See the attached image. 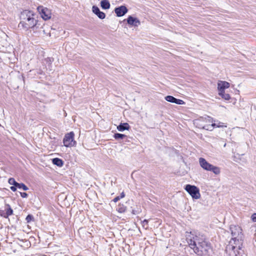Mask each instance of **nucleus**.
<instances>
[{"label": "nucleus", "mask_w": 256, "mask_h": 256, "mask_svg": "<svg viewBox=\"0 0 256 256\" xmlns=\"http://www.w3.org/2000/svg\"><path fill=\"white\" fill-rule=\"evenodd\" d=\"M186 240L190 248L198 255L210 256L212 254L210 244L203 235H195L190 232L186 234Z\"/></svg>", "instance_id": "1"}, {"label": "nucleus", "mask_w": 256, "mask_h": 256, "mask_svg": "<svg viewBox=\"0 0 256 256\" xmlns=\"http://www.w3.org/2000/svg\"><path fill=\"white\" fill-rule=\"evenodd\" d=\"M20 24L26 30L36 26L38 20L36 18V14L32 11L23 10L20 14Z\"/></svg>", "instance_id": "2"}, {"label": "nucleus", "mask_w": 256, "mask_h": 256, "mask_svg": "<svg viewBox=\"0 0 256 256\" xmlns=\"http://www.w3.org/2000/svg\"><path fill=\"white\" fill-rule=\"evenodd\" d=\"M233 240H230L229 244L226 248V252L228 256H242L244 250H242V246H240Z\"/></svg>", "instance_id": "3"}, {"label": "nucleus", "mask_w": 256, "mask_h": 256, "mask_svg": "<svg viewBox=\"0 0 256 256\" xmlns=\"http://www.w3.org/2000/svg\"><path fill=\"white\" fill-rule=\"evenodd\" d=\"M230 230L231 232L232 238L234 242L240 246H242L244 240V235L242 232V228L236 225H232L230 226Z\"/></svg>", "instance_id": "4"}, {"label": "nucleus", "mask_w": 256, "mask_h": 256, "mask_svg": "<svg viewBox=\"0 0 256 256\" xmlns=\"http://www.w3.org/2000/svg\"><path fill=\"white\" fill-rule=\"evenodd\" d=\"M198 161L200 165L204 170L212 172L216 174H220V168L218 166H213L210 164L206 160L205 158H200Z\"/></svg>", "instance_id": "5"}, {"label": "nucleus", "mask_w": 256, "mask_h": 256, "mask_svg": "<svg viewBox=\"0 0 256 256\" xmlns=\"http://www.w3.org/2000/svg\"><path fill=\"white\" fill-rule=\"evenodd\" d=\"M184 189L191 196L192 198L198 199L200 198V190L196 186L186 184Z\"/></svg>", "instance_id": "6"}, {"label": "nucleus", "mask_w": 256, "mask_h": 256, "mask_svg": "<svg viewBox=\"0 0 256 256\" xmlns=\"http://www.w3.org/2000/svg\"><path fill=\"white\" fill-rule=\"evenodd\" d=\"M74 134L73 132L66 134L63 139V143L66 147L74 146L76 145V142L74 140Z\"/></svg>", "instance_id": "7"}, {"label": "nucleus", "mask_w": 256, "mask_h": 256, "mask_svg": "<svg viewBox=\"0 0 256 256\" xmlns=\"http://www.w3.org/2000/svg\"><path fill=\"white\" fill-rule=\"evenodd\" d=\"M38 10L43 19L46 20L51 18V12L49 9L44 8L42 6H40L38 8Z\"/></svg>", "instance_id": "8"}, {"label": "nucleus", "mask_w": 256, "mask_h": 256, "mask_svg": "<svg viewBox=\"0 0 256 256\" xmlns=\"http://www.w3.org/2000/svg\"><path fill=\"white\" fill-rule=\"evenodd\" d=\"M128 11V8L124 6H122L114 9V12L117 16L120 17L124 16Z\"/></svg>", "instance_id": "9"}, {"label": "nucleus", "mask_w": 256, "mask_h": 256, "mask_svg": "<svg viewBox=\"0 0 256 256\" xmlns=\"http://www.w3.org/2000/svg\"><path fill=\"white\" fill-rule=\"evenodd\" d=\"M165 100L168 102L174 103L177 104L182 105L184 104V102L182 100L177 99L172 96H166L165 97Z\"/></svg>", "instance_id": "10"}, {"label": "nucleus", "mask_w": 256, "mask_h": 256, "mask_svg": "<svg viewBox=\"0 0 256 256\" xmlns=\"http://www.w3.org/2000/svg\"><path fill=\"white\" fill-rule=\"evenodd\" d=\"M92 11L100 19H104L106 17V14L104 12H101L100 8L96 6H92Z\"/></svg>", "instance_id": "11"}, {"label": "nucleus", "mask_w": 256, "mask_h": 256, "mask_svg": "<svg viewBox=\"0 0 256 256\" xmlns=\"http://www.w3.org/2000/svg\"><path fill=\"white\" fill-rule=\"evenodd\" d=\"M127 22L128 24L134 26H138L140 24V22L138 19L130 16L127 18Z\"/></svg>", "instance_id": "12"}, {"label": "nucleus", "mask_w": 256, "mask_h": 256, "mask_svg": "<svg viewBox=\"0 0 256 256\" xmlns=\"http://www.w3.org/2000/svg\"><path fill=\"white\" fill-rule=\"evenodd\" d=\"M230 87V84L226 81H219L218 83V92L224 91L226 88Z\"/></svg>", "instance_id": "13"}, {"label": "nucleus", "mask_w": 256, "mask_h": 256, "mask_svg": "<svg viewBox=\"0 0 256 256\" xmlns=\"http://www.w3.org/2000/svg\"><path fill=\"white\" fill-rule=\"evenodd\" d=\"M130 128V126L127 122L120 123L117 126V130L120 132H123L124 130H128Z\"/></svg>", "instance_id": "14"}, {"label": "nucleus", "mask_w": 256, "mask_h": 256, "mask_svg": "<svg viewBox=\"0 0 256 256\" xmlns=\"http://www.w3.org/2000/svg\"><path fill=\"white\" fill-rule=\"evenodd\" d=\"M100 6L102 9L108 10L110 8V3L108 0H102L100 2Z\"/></svg>", "instance_id": "15"}, {"label": "nucleus", "mask_w": 256, "mask_h": 256, "mask_svg": "<svg viewBox=\"0 0 256 256\" xmlns=\"http://www.w3.org/2000/svg\"><path fill=\"white\" fill-rule=\"evenodd\" d=\"M215 126H216V124H214V123L212 124H205V125H202V124H200V128L202 129H204V130H212Z\"/></svg>", "instance_id": "16"}, {"label": "nucleus", "mask_w": 256, "mask_h": 256, "mask_svg": "<svg viewBox=\"0 0 256 256\" xmlns=\"http://www.w3.org/2000/svg\"><path fill=\"white\" fill-rule=\"evenodd\" d=\"M52 162L54 164L59 167H62L64 164V162L62 160L58 158H53L52 160Z\"/></svg>", "instance_id": "17"}, {"label": "nucleus", "mask_w": 256, "mask_h": 256, "mask_svg": "<svg viewBox=\"0 0 256 256\" xmlns=\"http://www.w3.org/2000/svg\"><path fill=\"white\" fill-rule=\"evenodd\" d=\"M6 213L3 216L4 218H7L8 216H11L13 214V210L10 208L9 204L6 205Z\"/></svg>", "instance_id": "18"}, {"label": "nucleus", "mask_w": 256, "mask_h": 256, "mask_svg": "<svg viewBox=\"0 0 256 256\" xmlns=\"http://www.w3.org/2000/svg\"><path fill=\"white\" fill-rule=\"evenodd\" d=\"M219 95L226 100H229L230 96L228 94H226L224 91L219 92Z\"/></svg>", "instance_id": "19"}, {"label": "nucleus", "mask_w": 256, "mask_h": 256, "mask_svg": "<svg viewBox=\"0 0 256 256\" xmlns=\"http://www.w3.org/2000/svg\"><path fill=\"white\" fill-rule=\"evenodd\" d=\"M126 137V136L125 134L120 133H116L114 135V138L117 140L120 139L122 140Z\"/></svg>", "instance_id": "20"}, {"label": "nucleus", "mask_w": 256, "mask_h": 256, "mask_svg": "<svg viewBox=\"0 0 256 256\" xmlns=\"http://www.w3.org/2000/svg\"><path fill=\"white\" fill-rule=\"evenodd\" d=\"M16 188H22L24 190H28V187L23 183H18L16 184Z\"/></svg>", "instance_id": "21"}, {"label": "nucleus", "mask_w": 256, "mask_h": 256, "mask_svg": "<svg viewBox=\"0 0 256 256\" xmlns=\"http://www.w3.org/2000/svg\"><path fill=\"white\" fill-rule=\"evenodd\" d=\"M8 182L10 185L14 186H16V184H18V183L15 180L14 178H9Z\"/></svg>", "instance_id": "22"}, {"label": "nucleus", "mask_w": 256, "mask_h": 256, "mask_svg": "<svg viewBox=\"0 0 256 256\" xmlns=\"http://www.w3.org/2000/svg\"><path fill=\"white\" fill-rule=\"evenodd\" d=\"M34 218L30 214H28L26 218V220L27 222H30L32 220H33Z\"/></svg>", "instance_id": "23"}, {"label": "nucleus", "mask_w": 256, "mask_h": 256, "mask_svg": "<svg viewBox=\"0 0 256 256\" xmlns=\"http://www.w3.org/2000/svg\"><path fill=\"white\" fill-rule=\"evenodd\" d=\"M142 225L144 227L146 226V228L148 226V220H144L142 222Z\"/></svg>", "instance_id": "24"}, {"label": "nucleus", "mask_w": 256, "mask_h": 256, "mask_svg": "<svg viewBox=\"0 0 256 256\" xmlns=\"http://www.w3.org/2000/svg\"><path fill=\"white\" fill-rule=\"evenodd\" d=\"M20 196L23 198H27L28 196L26 192H20Z\"/></svg>", "instance_id": "25"}, {"label": "nucleus", "mask_w": 256, "mask_h": 256, "mask_svg": "<svg viewBox=\"0 0 256 256\" xmlns=\"http://www.w3.org/2000/svg\"><path fill=\"white\" fill-rule=\"evenodd\" d=\"M251 218L253 222H256V213L254 214L252 216Z\"/></svg>", "instance_id": "26"}, {"label": "nucleus", "mask_w": 256, "mask_h": 256, "mask_svg": "<svg viewBox=\"0 0 256 256\" xmlns=\"http://www.w3.org/2000/svg\"><path fill=\"white\" fill-rule=\"evenodd\" d=\"M202 121H206V122H207L208 121L210 122H211L212 120V119L209 116H208L207 118H205L204 119L202 118Z\"/></svg>", "instance_id": "27"}, {"label": "nucleus", "mask_w": 256, "mask_h": 256, "mask_svg": "<svg viewBox=\"0 0 256 256\" xmlns=\"http://www.w3.org/2000/svg\"><path fill=\"white\" fill-rule=\"evenodd\" d=\"M16 186H12L10 187V189L13 192H16Z\"/></svg>", "instance_id": "28"}, {"label": "nucleus", "mask_w": 256, "mask_h": 256, "mask_svg": "<svg viewBox=\"0 0 256 256\" xmlns=\"http://www.w3.org/2000/svg\"><path fill=\"white\" fill-rule=\"evenodd\" d=\"M120 196H116V197L114 200H113V201L115 202H117L118 201L120 200Z\"/></svg>", "instance_id": "29"}, {"label": "nucleus", "mask_w": 256, "mask_h": 256, "mask_svg": "<svg viewBox=\"0 0 256 256\" xmlns=\"http://www.w3.org/2000/svg\"><path fill=\"white\" fill-rule=\"evenodd\" d=\"M126 208H119L118 212H125Z\"/></svg>", "instance_id": "30"}, {"label": "nucleus", "mask_w": 256, "mask_h": 256, "mask_svg": "<svg viewBox=\"0 0 256 256\" xmlns=\"http://www.w3.org/2000/svg\"><path fill=\"white\" fill-rule=\"evenodd\" d=\"M124 196H125V194H124V192H122L120 194V195L119 196H120V198H124Z\"/></svg>", "instance_id": "31"}, {"label": "nucleus", "mask_w": 256, "mask_h": 256, "mask_svg": "<svg viewBox=\"0 0 256 256\" xmlns=\"http://www.w3.org/2000/svg\"><path fill=\"white\" fill-rule=\"evenodd\" d=\"M138 212L136 210H132V214H138Z\"/></svg>", "instance_id": "32"}, {"label": "nucleus", "mask_w": 256, "mask_h": 256, "mask_svg": "<svg viewBox=\"0 0 256 256\" xmlns=\"http://www.w3.org/2000/svg\"><path fill=\"white\" fill-rule=\"evenodd\" d=\"M48 60L50 62H52L54 60V58H48Z\"/></svg>", "instance_id": "33"}]
</instances>
